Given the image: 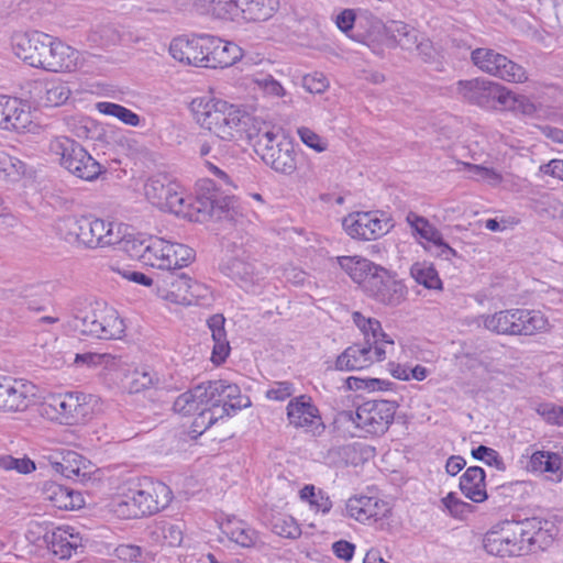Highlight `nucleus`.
<instances>
[{"instance_id": "1", "label": "nucleus", "mask_w": 563, "mask_h": 563, "mask_svg": "<svg viewBox=\"0 0 563 563\" xmlns=\"http://www.w3.org/2000/svg\"><path fill=\"white\" fill-rule=\"evenodd\" d=\"M11 46L14 55L27 65L55 73L82 68L87 55L40 31L14 33Z\"/></svg>"}, {"instance_id": "2", "label": "nucleus", "mask_w": 563, "mask_h": 563, "mask_svg": "<svg viewBox=\"0 0 563 563\" xmlns=\"http://www.w3.org/2000/svg\"><path fill=\"white\" fill-rule=\"evenodd\" d=\"M197 123L221 140H241L250 118L233 104L212 98H197L191 102Z\"/></svg>"}, {"instance_id": "3", "label": "nucleus", "mask_w": 563, "mask_h": 563, "mask_svg": "<svg viewBox=\"0 0 563 563\" xmlns=\"http://www.w3.org/2000/svg\"><path fill=\"white\" fill-rule=\"evenodd\" d=\"M172 498L170 488L162 482L131 484L118 497L114 511L123 518L150 516L166 508Z\"/></svg>"}, {"instance_id": "4", "label": "nucleus", "mask_w": 563, "mask_h": 563, "mask_svg": "<svg viewBox=\"0 0 563 563\" xmlns=\"http://www.w3.org/2000/svg\"><path fill=\"white\" fill-rule=\"evenodd\" d=\"M59 231L65 241L89 249L114 245L121 239V224L92 217H67L62 220Z\"/></svg>"}, {"instance_id": "5", "label": "nucleus", "mask_w": 563, "mask_h": 563, "mask_svg": "<svg viewBox=\"0 0 563 563\" xmlns=\"http://www.w3.org/2000/svg\"><path fill=\"white\" fill-rule=\"evenodd\" d=\"M48 153L69 174L86 181L97 179L103 167L77 141L66 135H57L48 142Z\"/></svg>"}, {"instance_id": "6", "label": "nucleus", "mask_w": 563, "mask_h": 563, "mask_svg": "<svg viewBox=\"0 0 563 563\" xmlns=\"http://www.w3.org/2000/svg\"><path fill=\"white\" fill-rule=\"evenodd\" d=\"M170 188L172 190L166 195V202L164 201L158 208L184 218L195 219L196 221L203 220L207 216L222 219L228 217L233 206V198L229 196L223 198L212 196L191 201L190 198H186L179 191V186L176 183Z\"/></svg>"}, {"instance_id": "7", "label": "nucleus", "mask_w": 563, "mask_h": 563, "mask_svg": "<svg viewBox=\"0 0 563 563\" xmlns=\"http://www.w3.org/2000/svg\"><path fill=\"white\" fill-rule=\"evenodd\" d=\"M253 141L255 153L276 173L291 175L297 169V154L291 141L278 137L273 131L265 130L256 134L247 133Z\"/></svg>"}, {"instance_id": "8", "label": "nucleus", "mask_w": 563, "mask_h": 563, "mask_svg": "<svg viewBox=\"0 0 563 563\" xmlns=\"http://www.w3.org/2000/svg\"><path fill=\"white\" fill-rule=\"evenodd\" d=\"M395 406L387 400H368L356 408L355 411H342L336 421L353 423L357 429L368 434L385 433L394 420Z\"/></svg>"}, {"instance_id": "9", "label": "nucleus", "mask_w": 563, "mask_h": 563, "mask_svg": "<svg viewBox=\"0 0 563 563\" xmlns=\"http://www.w3.org/2000/svg\"><path fill=\"white\" fill-rule=\"evenodd\" d=\"M88 399H91V396L82 393L52 394L40 405L38 413L62 424H76L89 416Z\"/></svg>"}, {"instance_id": "10", "label": "nucleus", "mask_w": 563, "mask_h": 563, "mask_svg": "<svg viewBox=\"0 0 563 563\" xmlns=\"http://www.w3.org/2000/svg\"><path fill=\"white\" fill-rule=\"evenodd\" d=\"M471 62L481 71L508 82L522 84L528 80V74L521 65L489 47L473 49Z\"/></svg>"}, {"instance_id": "11", "label": "nucleus", "mask_w": 563, "mask_h": 563, "mask_svg": "<svg viewBox=\"0 0 563 563\" xmlns=\"http://www.w3.org/2000/svg\"><path fill=\"white\" fill-rule=\"evenodd\" d=\"M145 265L167 271H179L190 264L195 258V251L180 243H170L161 238H148Z\"/></svg>"}, {"instance_id": "12", "label": "nucleus", "mask_w": 563, "mask_h": 563, "mask_svg": "<svg viewBox=\"0 0 563 563\" xmlns=\"http://www.w3.org/2000/svg\"><path fill=\"white\" fill-rule=\"evenodd\" d=\"M75 329L102 340L119 339L124 332L123 320L112 308L91 310L75 319Z\"/></svg>"}, {"instance_id": "13", "label": "nucleus", "mask_w": 563, "mask_h": 563, "mask_svg": "<svg viewBox=\"0 0 563 563\" xmlns=\"http://www.w3.org/2000/svg\"><path fill=\"white\" fill-rule=\"evenodd\" d=\"M456 92L466 102L489 110H498L506 99L505 86L485 78L460 80Z\"/></svg>"}, {"instance_id": "14", "label": "nucleus", "mask_w": 563, "mask_h": 563, "mask_svg": "<svg viewBox=\"0 0 563 563\" xmlns=\"http://www.w3.org/2000/svg\"><path fill=\"white\" fill-rule=\"evenodd\" d=\"M342 227L352 239L376 240L393 228L391 220L378 211L353 212L343 218Z\"/></svg>"}, {"instance_id": "15", "label": "nucleus", "mask_w": 563, "mask_h": 563, "mask_svg": "<svg viewBox=\"0 0 563 563\" xmlns=\"http://www.w3.org/2000/svg\"><path fill=\"white\" fill-rule=\"evenodd\" d=\"M363 290L377 302L389 307L399 306L407 296L406 286L380 266L373 271Z\"/></svg>"}, {"instance_id": "16", "label": "nucleus", "mask_w": 563, "mask_h": 563, "mask_svg": "<svg viewBox=\"0 0 563 563\" xmlns=\"http://www.w3.org/2000/svg\"><path fill=\"white\" fill-rule=\"evenodd\" d=\"M35 390L29 380L0 375V411H25L33 402Z\"/></svg>"}, {"instance_id": "17", "label": "nucleus", "mask_w": 563, "mask_h": 563, "mask_svg": "<svg viewBox=\"0 0 563 563\" xmlns=\"http://www.w3.org/2000/svg\"><path fill=\"white\" fill-rule=\"evenodd\" d=\"M551 525L550 521L537 517L528 518L523 521H514V526L519 527L518 532H520L519 534H514L515 539L511 538L515 548H517L514 556L525 555L543 549V545L550 538L548 526Z\"/></svg>"}, {"instance_id": "18", "label": "nucleus", "mask_w": 563, "mask_h": 563, "mask_svg": "<svg viewBox=\"0 0 563 563\" xmlns=\"http://www.w3.org/2000/svg\"><path fill=\"white\" fill-rule=\"evenodd\" d=\"M209 34H195L191 37L179 36L172 41L169 53L180 63L207 68Z\"/></svg>"}, {"instance_id": "19", "label": "nucleus", "mask_w": 563, "mask_h": 563, "mask_svg": "<svg viewBox=\"0 0 563 563\" xmlns=\"http://www.w3.org/2000/svg\"><path fill=\"white\" fill-rule=\"evenodd\" d=\"M352 319L365 338L364 344L369 343L374 346V353L378 361L385 360L389 350H394V340L383 332L380 322L375 318H367L358 311L353 312Z\"/></svg>"}, {"instance_id": "20", "label": "nucleus", "mask_w": 563, "mask_h": 563, "mask_svg": "<svg viewBox=\"0 0 563 563\" xmlns=\"http://www.w3.org/2000/svg\"><path fill=\"white\" fill-rule=\"evenodd\" d=\"M189 276L177 271H167L156 278L158 295L172 302L189 305Z\"/></svg>"}, {"instance_id": "21", "label": "nucleus", "mask_w": 563, "mask_h": 563, "mask_svg": "<svg viewBox=\"0 0 563 563\" xmlns=\"http://www.w3.org/2000/svg\"><path fill=\"white\" fill-rule=\"evenodd\" d=\"M406 220L421 239L437 249V255L445 260L457 256V252L444 242L442 233L427 218L410 211Z\"/></svg>"}, {"instance_id": "22", "label": "nucleus", "mask_w": 563, "mask_h": 563, "mask_svg": "<svg viewBox=\"0 0 563 563\" xmlns=\"http://www.w3.org/2000/svg\"><path fill=\"white\" fill-rule=\"evenodd\" d=\"M44 541L54 555L59 559H69L77 550L82 548V538L70 526L57 527L46 532Z\"/></svg>"}, {"instance_id": "23", "label": "nucleus", "mask_w": 563, "mask_h": 563, "mask_svg": "<svg viewBox=\"0 0 563 563\" xmlns=\"http://www.w3.org/2000/svg\"><path fill=\"white\" fill-rule=\"evenodd\" d=\"M32 123L31 112L18 98L0 97V128L24 131Z\"/></svg>"}, {"instance_id": "24", "label": "nucleus", "mask_w": 563, "mask_h": 563, "mask_svg": "<svg viewBox=\"0 0 563 563\" xmlns=\"http://www.w3.org/2000/svg\"><path fill=\"white\" fill-rule=\"evenodd\" d=\"M519 527L514 526V521H504L498 526V529L488 531L483 540L484 549L487 553L497 556H514L517 551L511 538L514 534H519Z\"/></svg>"}, {"instance_id": "25", "label": "nucleus", "mask_w": 563, "mask_h": 563, "mask_svg": "<svg viewBox=\"0 0 563 563\" xmlns=\"http://www.w3.org/2000/svg\"><path fill=\"white\" fill-rule=\"evenodd\" d=\"M287 418L289 424L297 429L309 430L313 426L321 424L318 408L310 397L301 395L291 399L287 405Z\"/></svg>"}, {"instance_id": "26", "label": "nucleus", "mask_w": 563, "mask_h": 563, "mask_svg": "<svg viewBox=\"0 0 563 563\" xmlns=\"http://www.w3.org/2000/svg\"><path fill=\"white\" fill-rule=\"evenodd\" d=\"M53 468L69 479L85 483L96 472V466L86 457L74 451H67L62 460L53 463Z\"/></svg>"}, {"instance_id": "27", "label": "nucleus", "mask_w": 563, "mask_h": 563, "mask_svg": "<svg viewBox=\"0 0 563 563\" xmlns=\"http://www.w3.org/2000/svg\"><path fill=\"white\" fill-rule=\"evenodd\" d=\"M207 68H225L235 64L242 57V49L235 43L210 35L208 41Z\"/></svg>"}, {"instance_id": "28", "label": "nucleus", "mask_w": 563, "mask_h": 563, "mask_svg": "<svg viewBox=\"0 0 563 563\" xmlns=\"http://www.w3.org/2000/svg\"><path fill=\"white\" fill-rule=\"evenodd\" d=\"M379 362L372 344H353L338 356L335 366L340 371H360Z\"/></svg>"}, {"instance_id": "29", "label": "nucleus", "mask_w": 563, "mask_h": 563, "mask_svg": "<svg viewBox=\"0 0 563 563\" xmlns=\"http://www.w3.org/2000/svg\"><path fill=\"white\" fill-rule=\"evenodd\" d=\"M42 496L54 507L62 510H73L84 505V499L79 492L65 487L56 482L44 483Z\"/></svg>"}, {"instance_id": "30", "label": "nucleus", "mask_w": 563, "mask_h": 563, "mask_svg": "<svg viewBox=\"0 0 563 563\" xmlns=\"http://www.w3.org/2000/svg\"><path fill=\"white\" fill-rule=\"evenodd\" d=\"M384 34L388 47H400L412 51L420 33L413 26L401 21H389L384 25Z\"/></svg>"}, {"instance_id": "31", "label": "nucleus", "mask_w": 563, "mask_h": 563, "mask_svg": "<svg viewBox=\"0 0 563 563\" xmlns=\"http://www.w3.org/2000/svg\"><path fill=\"white\" fill-rule=\"evenodd\" d=\"M460 489L474 503H483L488 496L485 484V472L479 466L468 467L460 478Z\"/></svg>"}, {"instance_id": "32", "label": "nucleus", "mask_w": 563, "mask_h": 563, "mask_svg": "<svg viewBox=\"0 0 563 563\" xmlns=\"http://www.w3.org/2000/svg\"><path fill=\"white\" fill-rule=\"evenodd\" d=\"M279 0H241L240 22H262L271 19L278 10Z\"/></svg>"}, {"instance_id": "33", "label": "nucleus", "mask_w": 563, "mask_h": 563, "mask_svg": "<svg viewBox=\"0 0 563 563\" xmlns=\"http://www.w3.org/2000/svg\"><path fill=\"white\" fill-rule=\"evenodd\" d=\"M225 319L222 314H213L207 320L208 328L211 331L213 340V349L211 354V361L216 365L222 364L230 353V344L227 339V332L224 329Z\"/></svg>"}, {"instance_id": "34", "label": "nucleus", "mask_w": 563, "mask_h": 563, "mask_svg": "<svg viewBox=\"0 0 563 563\" xmlns=\"http://www.w3.org/2000/svg\"><path fill=\"white\" fill-rule=\"evenodd\" d=\"M516 335H532L547 329L548 320L541 311L511 309Z\"/></svg>"}, {"instance_id": "35", "label": "nucleus", "mask_w": 563, "mask_h": 563, "mask_svg": "<svg viewBox=\"0 0 563 563\" xmlns=\"http://www.w3.org/2000/svg\"><path fill=\"white\" fill-rule=\"evenodd\" d=\"M222 271L230 278L240 282L243 287L253 286L261 279V272L255 264L240 257L228 261Z\"/></svg>"}, {"instance_id": "36", "label": "nucleus", "mask_w": 563, "mask_h": 563, "mask_svg": "<svg viewBox=\"0 0 563 563\" xmlns=\"http://www.w3.org/2000/svg\"><path fill=\"white\" fill-rule=\"evenodd\" d=\"M329 462L335 466L358 465L366 456V450L360 443H350L331 448L327 453Z\"/></svg>"}, {"instance_id": "37", "label": "nucleus", "mask_w": 563, "mask_h": 563, "mask_svg": "<svg viewBox=\"0 0 563 563\" xmlns=\"http://www.w3.org/2000/svg\"><path fill=\"white\" fill-rule=\"evenodd\" d=\"M338 263L362 288H364V284L371 277L373 271L378 267L371 261L360 256H340L338 257Z\"/></svg>"}, {"instance_id": "38", "label": "nucleus", "mask_w": 563, "mask_h": 563, "mask_svg": "<svg viewBox=\"0 0 563 563\" xmlns=\"http://www.w3.org/2000/svg\"><path fill=\"white\" fill-rule=\"evenodd\" d=\"M217 383L221 385L218 389L219 399H221V405H225V408L229 409L230 416L232 412L234 413L236 410L251 405L250 398L241 395V389L238 385L223 379H218Z\"/></svg>"}, {"instance_id": "39", "label": "nucleus", "mask_w": 563, "mask_h": 563, "mask_svg": "<svg viewBox=\"0 0 563 563\" xmlns=\"http://www.w3.org/2000/svg\"><path fill=\"white\" fill-rule=\"evenodd\" d=\"M561 456L549 451H536L530 455L526 470L533 473H556L561 468Z\"/></svg>"}, {"instance_id": "40", "label": "nucleus", "mask_w": 563, "mask_h": 563, "mask_svg": "<svg viewBox=\"0 0 563 563\" xmlns=\"http://www.w3.org/2000/svg\"><path fill=\"white\" fill-rule=\"evenodd\" d=\"M174 181L167 175L157 174L152 176L144 186L146 198L157 208L166 201V195L172 190Z\"/></svg>"}, {"instance_id": "41", "label": "nucleus", "mask_w": 563, "mask_h": 563, "mask_svg": "<svg viewBox=\"0 0 563 563\" xmlns=\"http://www.w3.org/2000/svg\"><path fill=\"white\" fill-rule=\"evenodd\" d=\"M219 384L217 380H208L197 385L191 389L194 397L196 398L199 409H214L216 407H225V405H221V399H219Z\"/></svg>"}, {"instance_id": "42", "label": "nucleus", "mask_w": 563, "mask_h": 563, "mask_svg": "<svg viewBox=\"0 0 563 563\" xmlns=\"http://www.w3.org/2000/svg\"><path fill=\"white\" fill-rule=\"evenodd\" d=\"M412 278L428 289H441L442 282L437 269L427 262L415 263L410 268Z\"/></svg>"}, {"instance_id": "43", "label": "nucleus", "mask_w": 563, "mask_h": 563, "mask_svg": "<svg viewBox=\"0 0 563 563\" xmlns=\"http://www.w3.org/2000/svg\"><path fill=\"white\" fill-rule=\"evenodd\" d=\"M70 96V89L62 80H52L45 84L41 102L45 107H58L64 104Z\"/></svg>"}, {"instance_id": "44", "label": "nucleus", "mask_w": 563, "mask_h": 563, "mask_svg": "<svg viewBox=\"0 0 563 563\" xmlns=\"http://www.w3.org/2000/svg\"><path fill=\"white\" fill-rule=\"evenodd\" d=\"M515 323L512 321V312L510 310H503L496 312L494 314H488L483 317L484 327L497 334H515Z\"/></svg>"}, {"instance_id": "45", "label": "nucleus", "mask_w": 563, "mask_h": 563, "mask_svg": "<svg viewBox=\"0 0 563 563\" xmlns=\"http://www.w3.org/2000/svg\"><path fill=\"white\" fill-rule=\"evenodd\" d=\"M251 82L265 97L283 98L286 96L285 88L269 74L254 73L251 75Z\"/></svg>"}, {"instance_id": "46", "label": "nucleus", "mask_w": 563, "mask_h": 563, "mask_svg": "<svg viewBox=\"0 0 563 563\" xmlns=\"http://www.w3.org/2000/svg\"><path fill=\"white\" fill-rule=\"evenodd\" d=\"M198 411V415L191 423V428L194 432L199 434L208 430L219 419L230 416L229 409L225 407H216L214 409L200 408Z\"/></svg>"}, {"instance_id": "47", "label": "nucleus", "mask_w": 563, "mask_h": 563, "mask_svg": "<svg viewBox=\"0 0 563 563\" xmlns=\"http://www.w3.org/2000/svg\"><path fill=\"white\" fill-rule=\"evenodd\" d=\"M117 244H120V249L125 252L131 258L139 260L143 264L145 263V255H147L148 239H143L135 235H125L121 231V239Z\"/></svg>"}, {"instance_id": "48", "label": "nucleus", "mask_w": 563, "mask_h": 563, "mask_svg": "<svg viewBox=\"0 0 563 563\" xmlns=\"http://www.w3.org/2000/svg\"><path fill=\"white\" fill-rule=\"evenodd\" d=\"M128 379V388L132 394L141 393L151 387H157L159 384V377L151 369H134Z\"/></svg>"}, {"instance_id": "49", "label": "nucleus", "mask_w": 563, "mask_h": 563, "mask_svg": "<svg viewBox=\"0 0 563 563\" xmlns=\"http://www.w3.org/2000/svg\"><path fill=\"white\" fill-rule=\"evenodd\" d=\"M505 101H500L499 110L519 111L525 115H532L537 112L536 104L526 96L516 95L505 87Z\"/></svg>"}, {"instance_id": "50", "label": "nucleus", "mask_w": 563, "mask_h": 563, "mask_svg": "<svg viewBox=\"0 0 563 563\" xmlns=\"http://www.w3.org/2000/svg\"><path fill=\"white\" fill-rule=\"evenodd\" d=\"M99 112L114 117L126 125L137 126L141 122V118L130 109L113 102H99L97 103Z\"/></svg>"}, {"instance_id": "51", "label": "nucleus", "mask_w": 563, "mask_h": 563, "mask_svg": "<svg viewBox=\"0 0 563 563\" xmlns=\"http://www.w3.org/2000/svg\"><path fill=\"white\" fill-rule=\"evenodd\" d=\"M25 172V165L20 159L0 152V179L14 181Z\"/></svg>"}, {"instance_id": "52", "label": "nucleus", "mask_w": 563, "mask_h": 563, "mask_svg": "<svg viewBox=\"0 0 563 563\" xmlns=\"http://www.w3.org/2000/svg\"><path fill=\"white\" fill-rule=\"evenodd\" d=\"M67 131L78 139H88L92 121L82 115H70L64 119Z\"/></svg>"}, {"instance_id": "53", "label": "nucleus", "mask_w": 563, "mask_h": 563, "mask_svg": "<svg viewBox=\"0 0 563 563\" xmlns=\"http://www.w3.org/2000/svg\"><path fill=\"white\" fill-rule=\"evenodd\" d=\"M472 456L475 460L483 461L489 466H495L499 471H504L506 468L505 463L498 452L492 448L479 445L472 450Z\"/></svg>"}, {"instance_id": "54", "label": "nucleus", "mask_w": 563, "mask_h": 563, "mask_svg": "<svg viewBox=\"0 0 563 563\" xmlns=\"http://www.w3.org/2000/svg\"><path fill=\"white\" fill-rule=\"evenodd\" d=\"M115 357L111 354L103 353H81L76 354L74 358V363L77 365H87L89 367L104 365L106 367L112 365L114 363Z\"/></svg>"}, {"instance_id": "55", "label": "nucleus", "mask_w": 563, "mask_h": 563, "mask_svg": "<svg viewBox=\"0 0 563 563\" xmlns=\"http://www.w3.org/2000/svg\"><path fill=\"white\" fill-rule=\"evenodd\" d=\"M227 533L232 541L242 547H251L257 539L256 532L253 529L245 527L243 523L232 527L227 531Z\"/></svg>"}, {"instance_id": "56", "label": "nucleus", "mask_w": 563, "mask_h": 563, "mask_svg": "<svg viewBox=\"0 0 563 563\" xmlns=\"http://www.w3.org/2000/svg\"><path fill=\"white\" fill-rule=\"evenodd\" d=\"M240 1L241 0H219L216 20L239 23Z\"/></svg>"}, {"instance_id": "57", "label": "nucleus", "mask_w": 563, "mask_h": 563, "mask_svg": "<svg viewBox=\"0 0 563 563\" xmlns=\"http://www.w3.org/2000/svg\"><path fill=\"white\" fill-rule=\"evenodd\" d=\"M297 134L303 144L318 153L324 152L328 148V142L307 126L298 128Z\"/></svg>"}, {"instance_id": "58", "label": "nucleus", "mask_w": 563, "mask_h": 563, "mask_svg": "<svg viewBox=\"0 0 563 563\" xmlns=\"http://www.w3.org/2000/svg\"><path fill=\"white\" fill-rule=\"evenodd\" d=\"M368 496L352 497L346 503V512L351 518L364 522L367 520Z\"/></svg>"}, {"instance_id": "59", "label": "nucleus", "mask_w": 563, "mask_h": 563, "mask_svg": "<svg viewBox=\"0 0 563 563\" xmlns=\"http://www.w3.org/2000/svg\"><path fill=\"white\" fill-rule=\"evenodd\" d=\"M0 467L5 471L15 470L18 473L27 474L35 470V464L29 459H14L11 455H0Z\"/></svg>"}, {"instance_id": "60", "label": "nucleus", "mask_w": 563, "mask_h": 563, "mask_svg": "<svg viewBox=\"0 0 563 563\" xmlns=\"http://www.w3.org/2000/svg\"><path fill=\"white\" fill-rule=\"evenodd\" d=\"M537 413L547 423L563 427V407L553 404H540L537 407Z\"/></svg>"}, {"instance_id": "61", "label": "nucleus", "mask_w": 563, "mask_h": 563, "mask_svg": "<svg viewBox=\"0 0 563 563\" xmlns=\"http://www.w3.org/2000/svg\"><path fill=\"white\" fill-rule=\"evenodd\" d=\"M117 31L110 25H99L89 34V41L96 45H109L118 41Z\"/></svg>"}, {"instance_id": "62", "label": "nucleus", "mask_w": 563, "mask_h": 563, "mask_svg": "<svg viewBox=\"0 0 563 563\" xmlns=\"http://www.w3.org/2000/svg\"><path fill=\"white\" fill-rule=\"evenodd\" d=\"M413 49L426 63L435 62L440 56L439 49L422 34H420V37H418V41L415 43Z\"/></svg>"}, {"instance_id": "63", "label": "nucleus", "mask_w": 563, "mask_h": 563, "mask_svg": "<svg viewBox=\"0 0 563 563\" xmlns=\"http://www.w3.org/2000/svg\"><path fill=\"white\" fill-rule=\"evenodd\" d=\"M442 504L455 518H463L467 512L472 511V506L459 499L454 493H449L442 498Z\"/></svg>"}, {"instance_id": "64", "label": "nucleus", "mask_w": 563, "mask_h": 563, "mask_svg": "<svg viewBox=\"0 0 563 563\" xmlns=\"http://www.w3.org/2000/svg\"><path fill=\"white\" fill-rule=\"evenodd\" d=\"M174 410L183 416L191 415L199 410V405L191 389L179 395L174 401Z\"/></svg>"}]
</instances>
